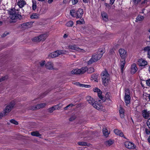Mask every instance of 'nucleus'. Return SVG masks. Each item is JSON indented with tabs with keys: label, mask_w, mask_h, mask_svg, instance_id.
<instances>
[{
	"label": "nucleus",
	"mask_w": 150,
	"mask_h": 150,
	"mask_svg": "<svg viewBox=\"0 0 150 150\" xmlns=\"http://www.w3.org/2000/svg\"><path fill=\"white\" fill-rule=\"evenodd\" d=\"M47 69H54V64L53 63L51 62H47L45 65Z\"/></svg>",
	"instance_id": "18"
},
{
	"label": "nucleus",
	"mask_w": 150,
	"mask_h": 150,
	"mask_svg": "<svg viewBox=\"0 0 150 150\" xmlns=\"http://www.w3.org/2000/svg\"><path fill=\"white\" fill-rule=\"evenodd\" d=\"M2 22L1 21H0V25H2Z\"/></svg>",
	"instance_id": "63"
},
{
	"label": "nucleus",
	"mask_w": 150,
	"mask_h": 150,
	"mask_svg": "<svg viewBox=\"0 0 150 150\" xmlns=\"http://www.w3.org/2000/svg\"><path fill=\"white\" fill-rule=\"evenodd\" d=\"M125 59H123V60L121 61L120 64V67L121 71L122 72L124 68V66L125 64Z\"/></svg>",
	"instance_id": "26"
},
{
	"label": "nucleus",
	"mask_w": 150,
	"mask_h": 150,
	"mask_svg": "<svg viewBox=\"0 0 150 150\" xmlns=\"http://www.w3.org/2000/svg\"><path fill=\"white\" fill-rule=\"evenodd\" d=\"M144 132L147 134H150V129L147 128H145L144 129Z\"/></svg>",
	"instance_id": "35"
},
{
	"label": "nucleus",
	"mask_w": 150,
	"mask_h": 150,
	"mask_svg": "<svg viewBox=\"0 0 150 150\" xmlns=\"http://www.w3.org/2000/svg\"><path fill=\"white\" fill-rule=\"evenodd\" d=\"M53 0H48L47 2L49 4H50L53 2Z\"/></svg>",
	"instance_id": "54"
},
{
	"label": "nucleus",
	"mask_w": 150,
	"mask_h": 150,
	"mask_svg": "<svg viewBox=\"0 0 150 150\" xmlns=\"http://www.w3.org/2000/svg\"><path fill=\"white\" fill-rule=\"evenodd\" d=\"M104 52L103 49L99 50L96 53L92 55L91 59L88 62V64H90L98 61L102 57Z\"/></svg>",
	"instance_id": "1"
},
{
	"label": "nucleus",
	"mask_w": 150,
	"mask_h": 150,
	"mask_svg": "<svg viewBox=\"0 0 150 150\" xmlns=\"http://www.w3.org/2000/svg\"><path fill=\"white\" fill-rule=\"evenodd\" d=\"M149 100H150V94L149 95Z\"/></svg>",
	"instance_id": "64"
},
{
	"label": "nucleus",
	"mask_w": 150,
	"mask_h": 150,
	"mask_svg": "<svg viewBox=\"0 0 150 150\" xmlns=\"http://www.w3.org/2000/svg\"><path fill=\"white\" fill-rule=\"evenodd\" d=\"M80 86L82 87L89 88L91 86L90 85H88L84 84L81 83V84H80Z\"/></svg>",
	"instance_id": "37"
},
{
	"label": "nucleus",
	"mask_w": 150,
	"mask_h": 150,
	"mask_svg": "<svg viewBox=\"0 0 150 150\" xmlns=\"http://www.w3.org/2000/svg\"><path fill=\"white\" fill-rule=\"evenodd\" d=\"M144 50L145 52H150V46L145 47L144 49Z\"/></svg>",
	"instance_id": "36"
},
{
	"label": "nucleus",
	"mask_w": 150,
	"mask_h": 150,
	"mask_svg": "<svg viewBox=\"0 0 150 150\" xmlns=\"http://www.w3.org/2000/svg\"><path fill=\"white\" fill-rule=\"evenodd\" d=\"M88 1L89 0H83V2L85 3H88Z\"/></svg>",
	"instance_id": "56"
},
{
	"label": "nucleus",
	"mask_w": 150,
	"mask_h": 150,
	"mask_svg": "<svg viewBox=\"0 0 150 150\" xmlns=\"http://www.w3.org/2000/svg\"><path fill=\"white\" fill-rule=\"evenodd\" d=\"M4 114L2 112H0V119L4 116Z\"/></svg>",
	"instance_id": "53"
},
{
	"label": "nucleus",
	"mask_w": 150,
	"mask_h": 150,
	"mask_svg": "<svg viewBox=\"0 0 150 150\" xmlns=\"http://www.w3.org/2000/svg\"><path fill=\"white\" fill-rule=\"evenodd\" d=\"M72 2L73 4H75L78 2V0H72Z\"/></svg>",
	"instance_id": "48"
},
{
	"label": "nucleus",
	"mask_w": 150,
	"mask_h": 150,
	"mask_svg": "<svg viewBox=\"0 0 150 150\" xmlns=\"http://www.w3.org/2000/svg\"><path fill=\"white\" fill-rule=\"evenodd\" d=\"M73 105L72 104H70L67 106L66 107H65L64 108V110H66L67 109V108L69 106H72Z\"/></svg>",
	"instance_id": "46"
},
{
	"label": "nucleus",
	"mask_w": 150,
	"mask_h": 150,
	"mask_svg": "<svg viewBox=\"0 0 150 150\" xmlns=\"http://www.w3.org/2000/svg\"><path fill=\"white\" fill-rule=\"evenodd\" d=\"M148 71H149V72L150 74V66L149 68Z\"/></svg>",
	"instance_id": "61"
},
{
	"label": "nucleus",
	"mask_w": 150,
	"mask_h": 150,
	"mask_svg": "<svg viewBox=\"0 0 150 150\" xmlns=\"http://www.w3.org/2000/svg\"><path fill=\"white\" fill-rule=\"evenodd\" d=\"M142 115L145 119L148 118L150 116V111L144 110L142 112Z\"/></svg>",
	"instance_id": "17"
},
{
	"label": "nucleus",
	"mask_w": 150,
	"mask_h": 150,
	"mask_svg": "<svg viewBox=\"0 0 150 150\" xmlns=\"http://www.w3.org/2000/svg\"><path fill=\"white\" fill-rule=\"evenodd\" d=\"M31 134L33 136L38 137H40L41 136V135L38 131L32 132Z\"/></svg>",
	"instance_id": "29"
},
{
	"label": "nucleus",
	"mask_w": 150,
	"mask_h": 150,
	"mask_svg": "<svg viewBox=\"0 0 150 150\" xmlns=\"http://www.w3.org/2000/svg\"><path fill=\"white\" fill-rule=\"evenodd\" d=\"M147 140L149 143H150V136L148 138Z\"/></svg>",
	"instance_id": "59"
},
{
	"label": "nucleus",
	"mask_w": 150,
	"mask_h": 150,
	"mask_svg": "<svg viewBox=\"0 0 150 150\" xmlns=\"http://www.w3.org/2000/svg\"><path fill=\"white\" fill-rule=\"evenodd\" d=\"M48 35L47 33L42 34L39 36L34 37L32 39V40L34 42L43 41L45 40Z\"/></svg>",
	"instance_id": "7"
},
{
	"label": "nucleus",
	"mask_w": 150,
	"mask_h": 150,
	"mask_svg": "<svg viewBox=\"0 0 150 150\" xmlns=\"http://www.w3.org/2000/svg\"><path fill=\"white\" fill-rule=\"evenodd\" d=\"M80 84H81V83H79L78 82H77L76 83V84L77 85H78L80 86Z\"/></svg>",
	"instance_id": "60"
},
{
	"label": "nucleus",
	"mask_w": 150,
	"mask_h": 150,
	"mask_svg": "<svg viewBox=\"0 0 150 150\" xmlns=\"http://www.w3.org/2000/svg\"><path fill=\"white\" fill-rule=\"evenodd\" d=\"M60 108L59 105H57L49 108L48 109L49 111L50 112H52L54 110H59Z\"/></svg>",
	"instance_id": "22"
},
{
	"label": "nucleus",
	"mask_w": 150,
	"mask_h": 150,
	"mask_svg": "<svg viewBox=\"0 0 150 150\" xmlns=\"http://www.w3.org/2000/svg\"><path fill=\"white\" fill-rule=\"evenodd\" d=\"M15 105L13 101L11 102L9 105L6 106L4 110L5 114H6L9 112Z\"/></svg>",
	"instance_id": "10"
},
{
	"label": "nucleus",
	"mask_w": 150,
	"mask_h": 150,
	"mask_svg": "<svg viewBox=\"0 0 150 150\" xmlns=\"http://www.w3.org/2000/svg\"><path fill=\"white\" fill-rule=\"evenodd\" d=\"M68 35L66 34H64L63 36V37L64 38H65L67 37Z\"/></svg>",
	"instance_id": "58"
},
{
	"label": "nucleus",
	"mask_w": 150,
	"mask_h": 150,
	"mask_svg": "<svg viewBox=\"0 0 150 150\" xmlns=\"http://www.w3.org/2000/svg\"><path fill=\"white\" fill-rule=\"evenodd\" d=\"M124 145L126 148L129 149H134L136 147V146L134 143L129 141L125 142Z\"/></svg>",
	"instance_id": "9"
},
{
	"label": "nucleus",
	"mask_w": 150,
	"mask_h": 150,
	"mask_svg": "<svg viewBox=\"0 0 150 150\" xmlns=\"http://www.w3.org/2000/svg\"><path fill=\"white\" fill-rule=\"evenodd\" d=\"M32 9L33 10H35L36 9V5L35 3H34L33 2V4L32 6Z\"/></svg>",
	"instance_id": "40"
},
{
	"label": "nucleus",
	"mask_w": 150,
	"mask_h": 150,
	"mask_svg": "<svg viewBox=\"0 0 150 150\" xmlns=\"http://www.w3.org/2000/svg\"><path fill=\"white\" fill-rule=\"evenodd\" d=\"M75 118V117H71L69 119V120L70 121H72L73 120H74Z\"/></svg>",
	"instance_id": "49"
},
{
	"label": "nucleus",
	"mask_w": 150,
	"mask_h": 150,
	"mask_svg": "<svg viewBox=\"0 0 150 150\" xmlns=\"http://www.w3.org/2000/svg\"><path fill=\"white\" fill-rule=\"evenodd\" d=\"M146 85L147 86H150V79L146 80Z\"/></svg>",
	"instance_id": "42"
},
{
	"label": "nucleus",
	"mask_w": 150,
	"mask_h": 150,
	"mask_svg": "<svg viewBox=\"0 0 150 150\" xmlns=\"http://www.w3.org/2000/svg\"><path fill=\"white\" fill-rule=\"evenodd\" d=\"M144 17L143 16L141 15H139L137 16L136 18V22L138 21H140L143 20L144 19Z\"/></svg>",
	"instance_id": "31"
},
{
	"label": "nucleus",
	"mask_w": 150,
	"mask_h": 150,
	"mask_svg": "<svg viewBox=\"0 0 150 150\" xmlns=\"http://www.w3.org/2000/svg\"><path fill=\"white\" fill-rule=\"evenodd\" d=\"M39 15L36 13H33L30 16V18L32 19H37L39 17Z\"/></svg>",
	"instance_id": "33"
},
{
	"label": "nucleus",
	"mask_w": 150,
	"mask_h": 150,
	"mask_svg": "<svg viewBox=\"0 0 150 150\" xmlns=\"http://www.w3.org/2000/svg\"><path fill=\"white\" fill-rule=\"evenodd\" d=\"M45 63V62L44 60L42 61L40 63L41 66H43Z\"/></svg>",
	"instance_id": "44"
},
{
	"label": "nucleus",
	"mask_w": 150,
	"mask_h": 150,
	"mask_svg": "<svg viewBox=\"0 0 150 150\" xmlns=\"http://www.w3.org/2000/svg\"><path fill=\"white\" fill-rule=\"evenodd\" d=\"M10 122L11 123L15 124L16 125H17L18 124V122L16 120L13 119L11 120H10Z\"/></svg>",
	"instance_id": "38"
},
{
	"label": "nucleus",
	"mask_w": 150,
	"mask_h": 150,
	"mask_svg": "<svg viewBox=\"0 0 150 150\" xmlns=\"http://www.w3.org/2000/svg\"><path fill=\"white\" fill-rule=\"evenodd\" d=\"M26 4V2L23 0H19L17 2V5L21 8L24 7Z\"/></svg>",
	"instance_id": "13"
},
{
	"label": "nucleus",
	"mask_w": 150,
	"mask_h": 150,
	"mask_svg": "<svg viewBox=\"0 0 150 150\" xmlns=\"http://www.w3.org/2000/svg\"><path fill=\"white\" fill-rule=\"evenodd\" d=\"M146 124L149 128L150 129V119H149L148 120Z\"/></svg>",
	"instance_id": "43"
},
{
	"label": "nucleus",
	"mask_w": 150,
	"mask_h": 150,
	"mask_svg": "<svg viewBox=\"0 0 150 150\" xmlns=\"http://www.w3.org/2000/svg\"><path fill=\"white\" fill-rule=\"evenodd\" d=\"M86 100L89 103L91 104L94 108L97 110H99L102 108V105L100 104H97V102H95L94 100L91 96H87Z\"/></svg>",
	"instance_id": "5"
},
{
	"label": "nucleus",
	"mask_w": 150,
	"mask_h": 150,
	"mask_svg": "<svg viewBox=\"0 0 150 150\" xmlns=\"http://www.w3.org/2000/svg\"><path fill=\"white\" fill-rule=\"evenodd\" d=\"M67 49H70L72 50H75L79 52L84 53L86 51L83 49H80L75 45H69L68 46V48Z\"/></svg>",
	"instance_id": "8"
},
{
	"label": "nucleus",
	"mask_w": 150,
	"mask_h": 150,
	"mask_svg": "<svg viewBox=\"0 0 150 150\" xmlns=\"http://www.w3.org/2000/svg\"><path fill=\"white\" fill-rule=\"evenodd\" d=\"M110 4H111V5H112L114 3L115 0H110Z\"/></svg>",
	"instance_id": "50"
},
{
	"label": "nucleus",
	"mask_w": 150,
	"mask_h": 150,
	"mask_svg": "<svg viewBox=\"0 0 150 150\" xmlns=\"http://www.w3.org/2000/svg\"><path fill=\"white\" fill-rule=\"evenodd\" d=\"M114 132L116 134L125 138L123 133L120 130L117 129H115L114 130Z\"/></svg>",
	"instance_id": "20"
},
{
	"label": "nucleus",
	"mask_w": 150,
	"mask_h": 150,
	"mask_svg": "<svg viewBox=\"0 0 150 150\" xmlns=\"http://www.w3.org/2000/svg\"><path fill=\"white\" fill-rule=\"evenodd\" d=\"M138 64L139 66L144 67L147 64V62L143 59H141L138 60Z\"/></svg>",
	"instance_id": "12"
},
{
	"label": "nucleus",
	"mask_w": 150,
	"mask_h": 150,
	"mask_svg": "<svg viewBox=\"0 0 150 150\" xmlns=\"http://www.w3.org/2000/svg\"><path fill=\"white\" fill-rule=\"evenodd\" d=\"M8 78V77L7 76H5L2 77L0 79V82L7 79Z\"/></svg>",
	"instance_id": "39"
},
{
	"label": "nucleus",
	"mask_w": 150,
	"mask_h": 150,
	"mask_svg": "<svg viewBox=\"0 0 150 150\" xmlns=\"http://www.w3.org/2000/svg\"><path fill=\"white\" fill-rule=\"evenodd\" d=\"M93 90L95 92L98 93V95L99 98L102 100V101L104 102L105 101H111V100L110 98H107L108 96L109 95L108 94H106L105 95L106 99L105 98L103 97L101 95L102 92L98 88L95 87L93 88Z\"/></svg>",
	"instance_id": "6"
},
{
	"label": "nucleus",
	"mask_w": 150,
	"mask_h": 150,
	"mask_svg": "<svg viewBox=\"0 0 150 150\" xmlns=\"http://www.w3.org/2000/svg\"><path fill=\"white\" fill-rule=\"evenodd\" d=\"M38 0L39 1H45V0Z\"/></svg>",
	"instance_id": "62"
},
{
	"label": "nucleus",
	"mask_w": 150,
	"mask_h": 150,
	"mask_svg": "<svg viewBox=\"0 0 150 150\" xmlns=\"http://www.w3.org/2000/svg\"><path fill=\"white\" fill-rule=\"evenodd\" d=\"M9 13L10 15V18L12 19H16L19 18V15L16 13L10 11Z\"/></svg>",
	"instance_id": "16"
},
{
	"label": "nucleus",
	"mask_w": 150,
	"mask_h": 150,
	"mask_svg": "<svg viewBox=\"0 0 150 150\" xmlns=\"http://www.w3.org/2000/svg\"><path fill=\"white\" fill-rule=\"evenodd\" d=\"M120 116L121 118H123L124 117V109L122 108H120L119 110Z\"/></svg>",
	"instance_id": "28"
},
{
	"label": "nucleus",
	"mask_w": 150,
	"mask_h": 150,
	"mask_svg": "<svg viewBox=\"0 0 150 150\" xmlns=\"http://www.w3.org/2000/svg\"><path fill=\"white\" fill-rule=\"evenodd\" d=\"M133 1L135 4H137L141 1V0H133Z\"/></svg>",
	"instance_id": "45"
},
{
	"label": "nucleus",
	"mask_w": 150,
	"mask_h": 150,
	"mask_svg": "<svg viewBox=\"0 0 150 150\" xmlns=\"http://www.w3.org/2000/svg\"><path fill=\"white\" fill-rule=\"evenodd\" d=\"M129 95V91L128 89H127L125 91V95Z\"/></svg>",
	"instance_id": "41"
},
{
	"label": "nucleus",
	"mask_w": 150,
	"mask_h": 150,
	"mask_svg": "<svg viewBox=\"0 0 150 150\" xmlns=\"http://www.w3.org/2000/svg\"><path fill=\"white\" fill-rule=\"evenodd\" d=\"M101 15L103 19L105 21H107L108 20V16L107 14L104 12H103L101 13Z\"/></svg>",
	"instance_id": "27"
},
{
	"label": "nucleus",
	"mask_w": 150,
	"mask_h": 150,
	"mask_svg": "<svg viewBox=\"0 0 150 150\" xmlns=\"http://www.w3.org/2000/svg\"><path fill=\"white\" fill-rule=\"evenodd\" d=\"M147 55L148 57L150 58V51L149 52H147Z\"/></svg>",
	"instance_id": "57"
},
{
	"label": "nucleus",
	"mask_w": 150,
	"mask_h": 150,
	"mask_svg": "<svg viewBox=\"0 0 150 150\" xmlns=\"http://www.w3.org/2000/svg\"><path fill=\"white\" fill-rule=\"evenodd\" d=\"M130 98H131L129 95H125L124 99L126 105L127 106L128 105L129 103Z\"/></svg>",
	"instance_id": "21"
},
{
	"label": "nucleus",
	"mask_w": 150,
	"mask_h": 150,
	"mask_svg": "<svg viewBox=\"0 0 150 150\" xmlns=\"http://www.w3.org/2000/svg\"><path fill=\"white\" fill-rule=\"evenodd\" d=\"M119 53L120 56L123 59H125V58L127 56L126 51L123 49L121 48L119 50Z\"/></svg>",
	"instance_id": "11"
},
{
	"label": "nucleus",
	"mask_w": 150,
	"mask_h": 150,
	"mask_svg": "<svg viewBox=\"0 0 150 150\" xmlns=\"http://www.w3.org/2000/svg\"><path fill=\"white\" fill-rule=\"evenodd\" d=\"M104 5L105 6L107 7L108 8V9H110V6L108 4L106 3H105Z\"/></svg>",
	"instance_id": "47"
},
{
	"label": "nucleus",
	"mask_w": 150,
	"mask_h": 150,
	"mask_svg": "<svg viewBox=\"0 0 150 150\" xmlns=\"http://www.w3.org/2000/svg\"><path fill=\"white\" fill-rule=\"evenodd\" d=\"M88 71L89 73H92L94 72V69L93 67H91L88 69L86 67H82L81 69H74L71 71L72 74H82Z\"/></svg>",
	"instance_id": "2"
},
{
	"label": "nucleus",
	"mask_w": 150,
	"mask_h": 150,
	"mask_svg": "<svg viewBox=\"0 0 150 150\" xmlns=\"http://www.w3.org/2000/svg\"><path fill=\"white\" fill-rule=\"evenodd\" d=\"M101 78L103 85L105 86H107L110 81V75L106 70H105L102 72Z\"/></svg>",
	"instance_id": "3"
},
{
	"label": "nucleus",
	"mask_w": 150,
	"mask_h": 150,
	"mask_svg": "<svg viewBox=\"0 0 150 150\" xmlns=\"http://www.w3.org/2000/svg\"><path fill=\"white\" fill-rule=\"evenodd\" d=\"M8 33H7L6 32H5L4 34L2 35V37H4L6 36L8 34Z\"/></svg>",
	"instance_id": "51"
},
{
	"label": "nucleus",
	"mask_w": 150,
	"mask_h": 150,
	"mask_svg": "<svg viewBox=\"0 0 150 150\" xmlns=\"http://www.w3.org/2000/svg\"><path fill=\"white\" fill-rule=\"evenodd\" d=\"M77 15L76 18H81L82 17L83 13V10L82 9L79 8L76 11Z\"/></svg>",
	"instance_id": "19"
},
{
	"label": "nucleus",
	"mask_w": 150,
	"mask_h": 150,
	"mask_svg": "<svg viewBox=\"0 0 150 150\" xmlns=\"http://www.w3.org/2000/svg\"><path fill=\"white\" fill-rule=\"evenodd\" d=\"M46 105V104L45 103H42L37 105L33 107L31 109L34 110L35 109H38L41 108H42L44 107Z\"/></svg>",
	"instance_id": "15"
},
{
	"label": "nucleus",
	"mask_w": 150,
	"mask_h": 150,
	"mask_svg": "<svg viewBox=\"0 0 150 150\" xmlns=\"http://www.w3.org/2000/svg\"><path fill=\"white\" fill-rule=\"evenodd\" d=\"M89 29L88 28L85 29V31H86L87 33H89V31L88 30V29Z\"/></svg>",
	"instance_id": "55"
},
{
	"label": "nucleus",
	"mask_w": 150,
	"mask_h": 150,
	"mask_svg": "<svg viewBox=\"0 0 150 150\" xmlns=\"http://www.w3.org/2000/svg\"><path fill=\"white\" fill-rule=\"evenodd\" d=\"M78 145L79 146H89V145L87 144V143L85 142H79L77 143Z\"/></svg>",
	"instance_id": "30"
},
{
	"label": "nucleus",
	"mask_w": 150,
	"mask_h": 150,
	"mask_svg": "<svg viewBox=\"0 0 150 150\" xmlns=\"http://www.w3.org/2000/svg\"><path fill=\"white\" fill-rule=\"evenodd\" d=\"M113 143V142L112 140L110 139L106 141L105 142V144L106 146H110L112 145Z\"/></svg>",
	"instance_id": "32"
},
{
	"label": "nucleus",
	"mask_w": 150,
	"mask_h": 150,
	"mask_svg": "<svg viewBox=\"0 0 150 150\" xmlns=\"http://www.w3.org/2000/svg\"><path fill=\"white\" fill-rule=\"evenodd\" d=\"M103 134L106 137H107L108 136L109 134L110 133V132L108 131L106 128H104L103 129Z\"/></svg>",
	"instance_id": "24"
},
{
	"label": "nucleus",
	"mask_w": 150,
	"mask_h": 150,
	"mask_svg": "<svg viewBox=\"0 0 150 150\" xmlns=\"http://www.w3.org/2000/svg\"><path fill=\"white\" fill-rule=\"evenodd\" d=\"M70 13L73 17L76 18L77 13L75 10L74 9L71 10L70 11Z\"/></svg>",
	"instance_id": "25"
},
{
	"label": "nucleus",
	"mask_w": 150,
	"mask_h": 150,
	"mask_svg": "<svg viewBox=\"0 0 150 150\" xmlns=\"http://www.w3.org/2000/svg\"><path fill=\"white\" fill-rule=\"evenodd\" d=\"M137 69L136 64L134 63L133 64L131 67V73L132 74H135L137 71Z\"/></svg>",
	"instance_id": "14"
},
{
	"label": "nucleus",
	"mask_w": 150,
	"mask_h": 150,
	"mask_svg": "<svg viewBox=\"0 0 150 150\" xmlns=\"http://www.w3.org/2000/svg\"><path fill=\"white\" fill-rule=\"evenodd\" d=\"M68 52L64 50H57L49 54L48 57L49 58H53L59 56L61 54H66Z\"/></svg>",
	"instance_id": "4"
},
{
	"label": "nucleus",
	"mask_w": 150,
	"mask_h": 150,
	"mask_svg": "<svg viewBox=\"0 0 150 150\" xmlns=\"http://www.w3.org/2000/svg\"><path fill=\"white\" fill-rule=\"evenodd\" d=\"M32 24L31 22H28L22 24V26L24 29L28 28L31 27Z\"/></svg>",
	"instance_id": "23"
},
{
	"label": "nucleus",
	"mask_w": 150,
	"mask_h": 150,
	"mask_svg": "<svg viewBox=\"0 0 150 150\" xmlns=\"http://www.w3.org/2000/svg\"><path fill=\"white\" fill-rule=\"evenodd\" d=\"M73 24L74 23L72 21H69L66 23V25L68 27H71Z\"/></svg>",
	"instance_id": "34"
},
{
	"label": "nucleus",
	"mask_w": 150,
	"mask_h": 150,
	"mask_svg": "<svg viewBox=\"0 0 150 150\" xmlns=\"http://www.w3.org/2000/svg\"><path fill=\"white\" fill-rule=\"evenodd\" d=\"M76 23L77 24H82V22L80 21H76Z\"/></svg>",
	"instance_id": "52"
}]
</instances>
